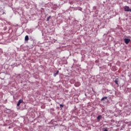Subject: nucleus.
Returning <instances> with one entry per match:
<instances>
[{
	"mask_svg": "<svg viewBox=\"0 0 131 131\" xmlns=\"http://www.w3.org/2000/svg\"><path fill=\"white\" fill-rule=\"evenodd\" d=\"M124 10L125 12H131V9H129V7H128L127 6H125L124 7Z\"/></svg>",
	"mask_w": 131,
	"mask_h": 131,
	"instance_id": "1",
	"label": "nucleus"
},
{
	"mask_svg": "<svg viewBox=\"0 0 131 131\" xmlns=\"http://www.w3.org/2000/svg\"><path fill=\"white\" fill-rule=\"evenodd\" d=\"M124 41L125 43H126V45H128V43H129V41H130V39H127V38H125L124 39Z\"/></svg>",
	"mask_w": 131,
	"mask_h": 131,
	"instance_id": "2",
	"label": "nucleus"
},
{
	"mask_svg": "<svg viewBox=\"0 0 131 131\" xmlns=\"http://www.w3.org/2000/svg\"><path fill=\"white\" fill-rule=\"evenodd\" d=\"M21 103H23V100H22V99H20L18 101V103L17 104V106H20V104H21Z\"/></svg>",
	"mask_w": 131,
	"mask_h": 131,
	"instance_id": "3",
	"label": "nucleus"
},
{
	"mask_svg": "<svg viewBox=\"0 0 131 131\" xmlns=\"http://www.w3.org/2000/svg\"><path fill=\"white\" fill-rule=\"evenodd\" d=\"M80 85V83L79 82H76L75 83V86H76L78 88V86H79Z\"/></svg>",
	"mask_w": 131,
	"mask_h": 131,
	"instance_id": "4",
	"label": "nucleus"
},
{
	"mask_svg": "<svg viewBox=\"0 0 131 131\" xmlns=\"http://www.w3.org/2000/svg\"><path fill=\"white\" fill-rule=\"evenodd\" d=\"M25 40L28 41L29 40V37H28V35H26L25 38Z\"/></svg>",
	"mask_w": 131,
	"mask_h": 131,
	"instance_id": "5",
	"label": "nucleus"
},
{
	"mask_svg": "<svg viewBox=\"0 0 131 131\" xmlns=\"http://www.w3.org/2000/svg\"><path fill=\"white\" fill-rule=\"evenodd\" d=\"M101 118H102V115H99L97 117V120H99L98 121H99V120H101Z\"/></svg>",
	"mask_w": 131,
	"mask_h": 131,
	"instance_id": "6",
	"label": "nucleus"
},
{
	"mask_svg": "<svg viewBox=\"0 0 131 131\" xmlns=\"http://www.w3.org/2000/svg\"><path fill=\"white\" fill-rule=\"evenodd\" d=\"M115 82L116 83V84H118V79H116L115 80Z\"/></svg>",
	"mask_w": 131,
	"mask_h": 131,
	"instance_id": "7",
	"label": "nucleus"
},
{
	"mask_svg": "<svg viewBox=\"0 0 131 131\" xmlns=\"http://www.w3.org/2000/svg\"><path fill=\"white\" fill-rule=\"evenodd\" d=\"M104 100H107V97H103V98L101 99V101H104Z\"/></svg>",
	"mask_w": 131,
	"mask_h": 131,
	"instance_id": "8",
	"label": "nucleus"
},
{
	"mask_svg": "<svg viewBox=\"0 0 131 131\" xmlns=\"http://www.w3.org/2000/svg\"><path fill=\"white\" fill-rule=\"evenodd\" d=\"M60 108H63L64 107V105L63 104H60Z\"/></svg>",
	"mask_w": 131,
	"mask_h": 131,
	"instance_id": "9",
	"label": "nucleus"
},
{
	"mask_svg": "<svg viewBox=\"0 0 131 131\" xmlns=\"http://www.w3.org/2000/svg\"><path fill=\"white\" fill-rule=\"evenodd\" d=\"M103 131H108V129H107V128H103Z\"/></svg>",
	"mask_w": 131,
	"mask_h": 131,
	"instance_id": "10",
	"label": "nucleus"
},
{
	"mask_svg": "<svg viewBox=\"0 0 131 131\" xmlns=\"http://www.w3.org/2000/svg\"><path fill=\"white\" fill-rule=\"evenodd\" d=\"M50 19H51V16H49V17L47 18V21H49V20H50Z\"/></svg>",
	"mask_w": 131,
	"mask_h": 131,
	"instance_id": "11",
	"label": "nucleus"
},
{
	"mask_svg": "<svg viewBox=\"0 0 131 131\" xmlns=\"http://www.w3.org/2000/svg\"><path fill=\"white\" fill-rule=\"evenodd\" d=\"M58 73H59V71H57L56 72V73L55 74V75H58Z\"/></svg>",
	"mask_w": 131,
	"mask_h": 131,
	"instance_id": "12",
	"label": "nucleus"
}]
</instances>
